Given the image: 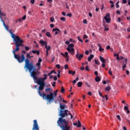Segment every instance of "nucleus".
Masks as SVG:
<instances>
[{
    "mask_svg": "<svg viewBox=\"0 0 130 130\" xmlns=\"http://www.w3.org/2000/svg\"><path fill=\"white\" fill-rule=\"evenodd\" d=\"M11 34H12V38H13V41L15 43V49L13 50V53L14 54V58L17 59V61L19 63H22L25 61V66L24 69H26L29 73L32 72L34 69L36 68L35 65L33 64L32 62H30L29 58H30V53L26 54V59H25V55L22 54L21 56L19 54H16V51H19L20 50V46H23V41L19 36H16L15 34H13L12 31H10Z\"/></svg>",
    "mask_w": 130,
    "mask_h": 130,
    "instance_id": "nucleus-1",
    "label": "nucleus"
},
{
    "mask_svg": "<svg viewBox=\"0 0 130 130\" xmlns=\"http://www.w3.org/2000/svg\"><path fill=\"white\" fill-rule=\"evenodd\" d=\"M41 62H42V59L40 58L38 60V62L36 64V67H38V68L33 69L31 72H29L30 73V77L33 78L34 81H36L37 84L40 86L38 91L39 90H44V87L45 86L44 81L47 79V74H44V78H43L38 79V77H37V76L40 75V72L38 71L41 69Z\"/></svg>",
    "mask_w": 130,
    "mask_h": 130,
    "instance_id": "nucleus-2",
    "label": "nucleus"
},
{
    "mask_svg": "<svg viewBox=\"0 0 130 130\" xmlns=\"http://www.w3.org/2000/svg\"><path fill=\"white\" fill-rule=\"evenodd\" d=\"M59 107L60 110L58 116L60 117L58 118V120L57 121V125L62 123L67 124L66 123L69 121V120L64 118V117L68 118V113L69 112V110H64L66 108V105H61V103H59Z\"/></svg>",
    "mask_w": 130,
    "mask_h": 130,
    "instance_id": "nucleus-3",
    "label": "nucleus"
},
{
    "mask_svg": "<svg viewBox=\"0 0 130 130\" xmlns=\"http://www.w3.org/2000/svg\"><path fill=\"white\" fill-rule=\"evenodd\" d=\"M41 91H42V90H38V93L40 97H42L43 99H46L48 102H53L54 101L55 98L54 97V95H53V92H50L49 94L46 95V93L44 92L42 93Z\"/></svg>",
    "mask_w": 130,
    "mask_h": 130,
    "instance_id": "nucleus-4",
    "label": "nucleus"
},
{
    "mask_svg": "<svg viewBox=\"0 0 130 130\" xmlns=\"http://www.w3.org/2000/svg\"><path fill=\"white\" fill-rule=\"evenodd\" d=\"M69 123V121L67 122L66 124V123H63L58 125V126H60L62 130H70L71 129V125Z\"/></svg>",
    "mask_w": 130,
    "mask_h": 130,
    "instance_id": "nucleus-5",
    "label": "nucleus"
},
{
    "mask_svg": "<svg viewBox=\"0 0 130 130\" xmlns=\"http://www.w3.org/2000/svg\"><path fill=\"white\" fill-rule=\"evenodd\" d=\"M73 47H75V45H74V44H70L68 45V47L67 48V50L69 52V53H71L72 55H74L75 54V49Z\"/></svg>",
    "mask_w": 130,
    "mask_h": 130,
    "instance_id": "nucleus-6",
    "label": "nucleus"
},
{
    "mask_svg": "<svg viewBox=\"0 0 130 130\" xmlns=\"http://www.w3.org/2000/svg\"><path fill=\"white\" fill-rule=\"evenodd\" d=\"M32 129L39 130V126H38V122H37V120H34V124Z\"/></svg>",
    "mask_w": 130,
    "mask_h": 130,
    "instance_id": "nucleus-7",
    "label": "nucleus"
},
{
    "mask_svg": "<svg viewBox=\"0 0 130 130\" xmlns=\"http://www.w3.org/2000/svg\"><path fill=\"white\" fill-rule=\"evenodd\" d=\"M2 22L3 23V26L5 27V29H6V30H7V31H9L11 35V37H12V34H11V32L13 34V32H12V30L9 29V25H6V23H5V21L4 20H2Z\"/></svg>",
    "mask_w": 130,
    "mask_h": 130,
    "instance_id": "nucleus-8",
    "label": "nucleus"
},
{
    "mask_svg": "<svg viewBox=\"0 0 130 130\" xmlns=\"http://www.w3.org/2000/svg\"><path fill=\"white\" fill-rule=\"evenodd\" d=\"M110 15L109 14H107L106 16L104 17L105 20H106V23H110Z\"/></svg>",
    "mask_w": 130,
    "mask_h": 130,
    "instance_id": "nucleus-9",
    "label": "nucleus"
},
{
    "mask_svg": "<svg viewBox=\"0 0 130 130\" xmlns=\"http://www.w3.org/2000/svg\"><path fill=\"white\" fill-rule=\"evenodd\" d=\"M52 32H55V35H57V34H59V33H60V30L57 28H53Z\"/></svg>",
    "mask_w": 130,
    "mask_h": 130,
    "instance_id": "nucleus-10",
    "label": "nucleus"
},
{
    "mask_svg": "<svg viewBox=\"0 0 130 130\" xmlns=\"http://www.w3.org/2000/svg\"><path fill=\"white\" fill-rule=\"evenodd\" d=\"M76 57L77 58V59L81 60V59L83 58L84 57V55L83 54H77L76 55Z\"/></svg>",
    "mask_w": 130,
    "mask_h": 130,
    "instance_id": "nucleus-11",
    "label": "nucleus"
},
{
    "mask_svg": "<svg viewBox=\"0 0 130 130\" xmlns=\"http://www.w3.org/2000/svg\"><path fill=\"white\" fill-rule=\"evenodd\" d=\"M45 48L46 49V56H48V51H49V50H50V49H51V48L50 47V46H47V45L46 46H45Z\"/></svg>",
    "mask_w": 130,
    "mask_h": 130,
    "instance_id": "nucleus-12",
    "label": "nucleus"
},
{
    "mask_svg": "<svg viewBox=\"0 0 130 130\" xmlns=\"http://www.w3.org/2000/svg\"><path fill=\"white\" fill-rule=\"evenodd\" d=\"M40 43L42 46H46L47 45V42L43 40L40 41Z\"/></svg>",
    "mask_w": 130,
    "mask_h": 130,
    "instance_id": "nucleus-13",
    "label": "nucleus"
},
{
    "mask_svg": "<svg viewBox=\"0 0 130 130\" xmlns=\"http://www.w3.org/2000/svg\"><path fill=\"white\" fill-rule=\"evenodd\" d=\"M100 59L101 61L103 62V63H106V60L104 59L102 56H100Z\"/></svg>",
    "mask_w": 130,
    "mask_h": 130,
    "instance_id": "nucleus-14",
    "label": "nucleus"
},
{
    "mask_svg": "<svg viewBox=\"0 0 130 130\" xmlns=\"http://www.w3.org/2000/svg\"><path fill=\"white\" fill-rule=\"evenodd\" d=\"M127 62V58H125V63H124V62L123 61V64L124 65L122 66V69H125V68H126Z\"/></svg>",
    "mask_w": 130,
    "mask_h": 130,
    "instance_id": "nucleus-15",
    "label": "nucleus"
},
{
    "mask_svg": "<svg viewBox=\"0 0 130 130\" xmlns=\"http://www.w3.org/2000/svg\"><path fill=\"white\" fill-rule=\"evenodd\" d=\"M2 16H6V13H5L4 12H2V11L0 10V19L2 22L4 20H3V18H2Z\"/></svg>",
    "mask_w": 130,
    "mask_h": 130,
    "instance_id": "nucleus-16",
    "label": "nucleus"
},
{
    "mask_svg": "<svg viewBox=\"0 0 130 130\" xmlns=\"http://www.w3.org/2000/svg\"><path fill=\"white\" fill-rule=\"evenodd\" d=\"M31 52L34 54H37V55H39V54H40V52L38 50H32Z\"/></svg>",
    "mask_w": 130,
    "mask_h": 130,
    "instance_id": "nucleus-17",
    "label": "nucleus"
},
{
    "mask_svg": "<svg viewBox=\"0 0 130 130\" xmlns=\"http://www.w3.org/2000/svg\"><path fill=\"white\" fill-rule=\"evenodd\" d=\"M92 58H94V55L90 54V55L88 58V61H91Z\"/></svg>",
    "mask_w": 130,
    "mask_h": 130,
    "instance_id": "nucleus-18",
    "label": "nucleus"
},
{
    "mask_svg": "<svg viewBox=\"0 0 130 130\" xmlns=\"http://www.w3.org/2000/svg\"><path fill=\"white\" fill-rule=\"evenodd\" d=\"M95 82H100L101 81V79H100V77L99 76H97L95 78Z\"/></svg>",
    "mask_w": 130,
    "mask_h": 130,
    "instance_id": "nucleus-19",
    "label": "nucleus"
},
{
    "mask_svg": "<svg viewBox=\"0 0 130 130\" xmlns=\"http://www.w3.org/2000/svg\"><path fill=\"white\" fill-rule=\"evenodd\" d=\"M83 85V83L82 82H78V87H82V85Z\"/></svg>",
    "mask_w": 130,
    "mask_h": 130,
    "instance_id": "nucleus-20",
    "label": "nucleus"
},
{
    "mask_svg": "<svg viewBox=\"0 0 130 130\" xmlns=\"http://www.w3.org/2000/svg\"><path fill=\"white\" fill-rule=\"evenodd\" d=\"M46 35L48 37H49V38H50V37H51V36L50 35V32H47L46 34Z\"/></svg>",
    "mask_w": 130,
    "mask_h": 130,
    "instance_id": "nucleus-21",
    "label": "nucleus"
},
{
    "mask_svg": "<svg viewBox=\"0 0 130 130\" xmlns=\"http://www.w3.org/2000/svg\"><path fill=\"white\" fill-rule=\"evenodd\" d=\"M118 4H119V1H118L116 3V8L117 9H119V5H118Z\"/></svg>",
    "mask_w": 130,
    "mask_h": 130,
    "instance_id": "nucleus-22",
    "label": "nucleus"
},
{
    "mask_svg": "<svg viewBox=\"0 0 130 130\" xmlns=\"http://www.w3.org/2000/svg\"><path fill=\"white\" fill-rule=\"evenodd\" d=\"M58 97H59L58 102H59V103H61V101H62V99H61V96L59 95Z\"/></svg>",
    "mask_w": 130,
    "mask_h": 130,
    "instance_id": "nucleus-23",
    "label": "nucleus"
},
{
    "mask_svg": "<svg viewBox=\"0 0 130 130\" xmlns=\"http://www.w3.org/2000/svg\"><path fill=\"white\" fill-rule=\"evenodd\" d=\"M48 91H49L50 92H51V91H52V89H51V88H46L45 89V92H48Z\"/></svg>",
    "mask_w": 130,
    "mask_h": 130,
    "instance_id": "nucleus-24",
    "label": "nucleus"
},
{
    "mask_svg": "<svg viewBox=\"0 0 130 130\" xmlns=\"http://www.w3.org/2000/svg\"><path fill=\"white\" fill-rule=\"evenodd\" d=\"M111 88L110 86H108L106 87L105 90L106 91H110Z\"/></svg>",
    "mask_w": 130,
    "mask_h": 130,
    "instance_id": "nucleus-25",
    "label": "nucleus"
},
{
    "mask_svg": "<svg viewBox=\"0 0 130 130\" xmlns=\"http://www.w3.org/2000/svg\"><path fill=\"white\" fill-rule=\"evenodd\" d=\"M60 19L61 21H63V22H66V17H61Z\"/></svg>",
    "mask_w": 130,
    "mask_h": 130,
    "instance_id": "nucleus-26",
    "label": "nucleus"
},
{
    "mask_svg": "<svg viewBox=\"0 0 130 130\" xmlns=\"http://www.w3.org/2000/svg\"><path fill=\"white\" fill-rule=\"evenodd\" d=\"M53 93V96L55 98H56V96H57V92L56 91H54Z\"/></svg>",
    "mask_w": 130,
    "mask_h": 130,
    "instance_id": "nucleus-27",
    "label": "nucleus"
},
{
    "mask_svg": "<svg viewBox=\"0 0 130 130\" xmlns=\"http://www.w3.org/2000/svg\"><path fill=\"white\" fill-rule=\"evenodd\" d=\"M78 124L77 125V127H81L82 126V125H81V122H80L79 120L78 121Z\"/></svg>",
    "mask_w": 130,
    "mask_h": 130,
    "instance_id": "nucleus-28",
    "label": "nucleus"
},
{
    "mask_svg": "<svg viewBox=\"0 0 130 130\" xmlns=\"http://www.w3.org/2000/svg\"><path fill=\"white\" fill-rule=\"evenodd\" d=\"M61 92H62V94L64 93V88H63V86L61 87Z\"/></svg>",
    "mask_w": 130,
    "mask_h": 130,
    "instance_id": "nucleus-29",
    "label": "nucleus"
},
{
    "mask_svg": "<svg viewBox=\"0 0 130 130\" xmlns=\"http://www.w3.org/2000/svg\"><path fill=\"white\" fill-rule=\"evenodd\" d=\"M25 50H26V51H28V50H30V48L28 46H25Z\"/></svg>",
    "mask_w": 130,
    "mask_h": 130,
    "instance_id": "nucleus-30",
    "label": "nucleus"
},
{
    "mask_svg": "<svg viewBox=\"0 0 130 130\" xmlns=\"http://www.w3.org/2000/svg\"><path fill=\"white\" fill-rule=\"evenodd\" d=\"M104 27H105L104 31H109V28L108 27H106V25H104Z\"/></svg>",
    "mask_w": 130,
    "mask_h": 130,
    "instance_id": "nucleus-31",
    "label": "nucleus"
},
{
    "mask_svg": "<svg viewBox=\"0 0 130 130\" xmlns=\"http://www.w3.org/2000/svg\"><path fill=\"white\" fill-rule=\"evenodd\" d=\"M67 16L68 17H70V18H71V17L73 16V14H72V13H68L67 14Z\"/></svg>",
    "mask_w": 130,
    "mask_h": 130,
    "instance_id": "nucleus-32",
    "label": "nucleus"
},
{
    "mask_svg": "<svg viewBox=\"0 0 130 130\" xmlns=\"http://www.w3.org/2000/svg\"><path fill=\"white\" fill-rule=\"evenodd\" d=\"M64 55H65L64 56L65 57H69V53L68 52H66Z\"/></svg>",
    "mask_w": 130,
    "mask_h": 130,
    "instance_id": "nucleus-33",
    "label": "nucleus"
},
{
    "mask_svg": "<svg viewBox=\"0 0 130 130\" xmlns=\"http://www.w3.org/2000/svg\"><path fill=\"white\" fill-rule=\"evenodd\" d=\"M77 38H78V40H79V41H80V42L83 43V40H82V39H81V38L79 36H78L77 37Z\"/></svg>",
    "mask_w": 130,
    "mask_h": 130,
    "instance_id": "nucleus-34",
    "label": "nucleus"
},
{
    "mask_svg": "<svg viewBox=\"0 0 130 130\" xmlns=\"http://www.w3.org/2000/svg\"><path fill=\"white\" fill-rule=\"evenodd\" d=\"M108 73H109V75L112 76V72H111V69H109Z\"/></svg>",
    "mask_w": 130,
    "mask_h": 130,
    "instance_id": "nucleus-35",
    "label": "nucleus"
},
{
    "mask_svg": "<svg viewBox=\"0 0 130 130\" xmlns=\"http://www.w3.org/2000/svg\"><path fill=\"white\" fill-rule=\"evenodd\" d=\"M50 21H51V22H53V21H54V17H51L50 18Z\"/></svg>",
    "mask_w": 130,
    "mask_h": 130,
    "instance_id": "nucleus-36",
    "label": "nucleus"
},
{
    "mask_svg": "<svg viewBox=\"0 0 130 130\" xmlns=\"http://www.w3.org/2000/svg\"><path fill=\"white\" fill-rule=\"evenodd\" d=\"M94 61L95 63H96V64H99V65L100 64V63H99V61L98 60L95 59Z\"/></svg>",
    "mask_w": 130,
    "mask_h": 130,
    "instance_id": "nucleus-37",
    "label": "nucleus"
},
{
    "mask_svg": "<svg viewBox=\"0 0 130 130\" xmlns=\"http://www.w3.org/2000/svg\"><path fill=\"white\" fill-rule=\"evenodd\" d=\"M85 70H86V71H87L88 72V71H90V69H89V66H87L85 67Z\"/></svg>",
    "mask_w": 130,
    "mask_h": 130,
    "instance_id": "nucleus-38",
    "label": "nucleus"
},
{
    "mask_svg": "<svg viewBox=\"0 0 130 130\" xmlns=\"http://www.w3.org/2000/svg\"><path fill=\"white\" fill-rule=\"evenodd\" d=\"M56 68H57V69H58V70H59L60 69V65L57 64L56 65Z\"/></svg>",
    "mask_w": 130,
    "mask_h": 130,
    "instance_id": "nucleus-39",
    "label": "nucleus"
},
{
    "mask_svg": "<svg viewBox=\"0 0 130 130\" xmlns=\"http://www.w3.org/2000/svg\"><path fill=\"white\" fill-rule=\"evenodd\" d=\"M83 23L84 24H87V23H88V21H87L86 19H84V20H83Z\"/></svg>",
    "mask_w": 130,
    "mask_h": 130,
    "instance_id": "nucleus-40",
    "label": "nucleus"
},
{
    "mask_svg": "<svg viewBox=\"0 0 130 130\" xmlns=\"http://www.w3.org/2000/svg\"><path fill=\"white\" fill-rule=\"evenodd\" d=\"M64 69H65V70H68V69H69V66L68 64H65Z\"/></svg>",
    "mask_w": 130,
    "mask_h": 130,
    "instance_id": "nucleus-41",
    "label": "nucleus"
},
{
    "mask_svg": "<svg viewBox=\"0 0 130 130\" xmlns=\"http://www.w3.org/2000/svg\"><path fill=\"white\" fill-rule=\"evenodd\" d=\"M124 110L126 111V110H128V107L127 106H124Z\"/></svg>",
    "mask_w": 130,
    "mask_h": 130,
    "instance_id": "nucleus-42",
    "label": "nucleus"
},
{
    "mask_svg": "<svg viewBox=\"0 0 130 130\" xmlns=\"http://www.w3.org/2000/svg\"><path fill=\"white\" fill-rule=\"evenodd\" d=\"M99 50L101 52V51H103L104 50V49L102 48V47H100Z\"/></svg>",
    "mask_w": 130,
    "mask_h": 130,
    "instance_id": "nucleus-43",
    "label": "nucleus"
},
{
    "mask_svg": "<svg viewBox=\"0 0 130 130\" xmlns=\"http://www.w3.org/2000/svg\"><path fill=\"white\" fill-rule=\"evenodd\" d=\"M26 18H27V16L26 15H24L22 18V20H26Z\"/></svg>",
    "mask_w": 130,
    "mask_h": 130,
    "instance_id": "nucleus-44",
    "label": "nucleus"
},
{
    "mask_svg": "<svg viewBox=\"0 0 130 130\" xmlns=\"http://www.w3.org/2000/svg\"><path fill=\"white\" fill-rule=\"evenodd\" d=\"M85 85L87 86V87H91V85H90V84H89V83L88 82H85Z\"/></svg>",
    "mask_w": 130,
    "mask_h": 130,
    "instance_id": "nucleus-45",
    "label": "nucleus"
},
{
    "mask_svg": "<svg viewBox=\"0 0 130 130\" xmlns=\"http://www.w3.org/2000/svg\"><path fill=\"white\" fill-rule=\"evenodd\" d=\"M34 3H35V0H30V3L32 4V5H34Z\"/></svg>",
    "mask_w": 130,
    "mask_h": 130,
    "instance_id": "nucleus-46",
    "label": "nucleus"
},
{
    "mask_svg": "<svg viewBox=\"0 0 130 130\" xmlns=\"http://www.w3.org/2000/svg\"><path fill=\"white\" fill-rule=\"evenodd\" d=\"M53 80H54V81H57V77L56 76H55L53 78Z\"/></svg>",
    "mask_w": 130,
    "mask_h": 130,
    "instance_id": "nucleus-47",
    "label": "nucleus"
},
{
    "mask_svg": "<svg viewBox=\"0 0 130 130\" xmlns=\"http://www.w3.org/2000/svg\"><path fill=\"white\" fill-rule=\"evenodd\" d=\"M19 21V22H22V19L19 18V19H17L16 21V23H18V21Z\"/></svg>",
    "mask_w": 130,
    "mask_h": 130,
    "instance_id": "nucleus-48",
    "label": "nucleus"
},
{
    "mask_svg": "<svg viewBox=\"0 0 130 130\" xmlns=\"http://www.w3.org/2000/svg\"><path fill=\"white\" fill-rule=\"evenodd\" d=\"M85 38H88V36H87L86 35H84L83 36V39H85Z\"/></svg>",
    "mask_w": 130,
    "mask_h": 130,
    "instance_id": "nucleus-49",
    "label": "nucleus"
},
{
    "mask_svg": "<svg viewBox=\"0 0 130 130\" xmlns=\"http://www.w3.org/2000/svg\"><path fill=\"white\" fill-rule=\"evenodd\" d=\"M66 44H67V45H70V42L69 41H67L65 42Z\"/></svg>",
    "mask_w": 130,
    "mask_h": 130,
    "instance_id": "nucleus-50",
    "label": "nucleus"
},
{
    "mask_svg": "<svg viewBox=\"0 0 130 130\" xmlns=\"http://www.w3.org/2000/svg\"><path fill=\"white\" fill-rule=\"evenodd\" d=\"M55 84H56V82H53V83L52 84V86L53 87H55Z\"/></svg>",
    "mask_w": 130,
    "mask_h": 130,
    "instance_id": "nucleus-51",
    "label": "nucleus"
},
{
    "mask_svg": "<svg viewBox=\"0 0 130 130\" xmlns=\"http://www.w3.org/2000/svg\"><path fill=\"white\" fill-rule=\"evenodd\" d=\"M122 3L123 4H126V3H127V1H126V0H122Z\"/></svg>",
    "mask_w": 130,
    "mask_h": 130,
    "instance_id": "nucleus-52",
    "label": "nucleus"
},
{
    "mask_svg": "<svg viewBox=\"0 0 130 130\" xmlns=\"http://www.w3.org/2000/svg\"><path fill=\"white\" fill-rule=\"evenodd\" d=\"M50 26L51 28H53L54 27V24H51Z\"/></svg>",
    "mask_w": 130,
    "mask_h": 130,
    "instance_id": "nucleus-53",
    "label": "nucleus"
},
{
    "mask_svg": "<svg viewBox=\"0 0 130 130\" xmlns=\"http://www.w3.org/2000/svg\"><path fill=\"white\" fill-rule=\"evenodd\" d=\"M88 15L89 17H92L93 15H92V13L91 12H89Z\"/></svg>",
    "mask_w": 130,
    "mask_h": 130,
    "instance_id": "nucleus-54",
    "label": "nucleus"
},
{
    "mask_svg": "<svg viewBox=\"0 0 130 130\" xmlns=\"http://www.w3.org/2000/svg\"><path fill=\"white\" fill-rule=\"evenodd\" d=\"M118 22H121V19L120 17L118 18Z\"/></svg>",
    "mask_w": 130,
    "mask_h": 130,
    "instance_id": "nucleus-55",
    "label": "nucleus"
},
{
    "mask_svg": "<svg viewBox=\"0 0 130 130\" xmlns=\"http://www.w3.org/2000/svg\"><path fill=\"white\" fill-rule=\"evenodd\" d=\"M116 59L118 60L120 59V58H119V55H118V54H117V56L116 57Z\"/></svg>",
    "mask_w": 130,
    "mask_h": 130,
    "instance_id": "nucleus-56",
    "label": "nucleus"
},
{
    "mask_svg": "<svg viewBox=\"0 0 130 130\" xmlns=\"http://www.w3.org/2000/svg\"><path fill=\"white\" fill-rule=\"evenodd\" d=\"M117 118H118L119 120H121L120 116H119V115H117Z\"/></svg>",
    "mask_w": 130,
    "mask_h": 130,
    "instance_id": "nucleus-57",
    "label": "nucleus"
},
{
    "mask_svg": "<svg viewBox=\"0 0 130 130\" xmlns=\"http://www.w3.org/2000/svg\"><path fill=\"white\" fill-rule=\"evenodd\" d=\"M85 54H86V55H88L89 54V51L86 50L85 51Z\"/></svg>",
    "mask_w": 130,
    "mask_h": 130,
    "instance_id": "nucleus-58",
    "label": "nucleus"
},
{
    "mask_svg": "<svg viewBox=\"0 0 130 130\" xmlns=\"http://www.w3.org/2000/svg\"><path fill=\"white\" fill-rule=\"evenodd\" d=\"M76 74V71H74L72 73V76H74Z\"/></svg>",
    "mask_w": 130,
    "mask_h": 130,
    "instance_id": "nucleus-59",
    "label": "nucleus"
},
{
    "mask_svg": "<svg viewBox=\"0 0 130 130\" xmlns=\"http://www.w3.org/2000/svg\"><path fill=\"white\" fill-rule=\"evenodd\" d=\"M88 95H89V96H91L92 95V92L91 91H89L88 92Z\"/></svg>",
    "mask_w": 130,
    "mask_h": 130,
    "instance_id": "nucleus-60",
    "label": "nucleus"
},
{
    "mask_svg": "<svg viewBox=\"0 0 130 130\" xmlns=\"http://www.w3.org/2000/svg\"><path fill=\"white\" fill-rule=\"evenodd\" d=\"M94 75H95V76H98V72L95 71L94 72Z\"/></svg>",
    "mask_w": 130,
    "mask_h": 130,
    "instance_id": "nucleus-61",
    "label": "nucleus"
},
{
    "mask_svg": "<svg viewBox=\"0 0 130 130\" xmlns=\"http://www.w3.org/2000/svg\"><path fill=\"white\" fill-rule=\"evenodd\" d=\"M66 14H67L66 13V12H62V16H66Z\"/></svg>",
    "mask_w": 130,
    "mask_h": 130,
    "instance_id": "nucleus-62",
    "label": "nucleus"
},
{
    "mask_svg": "<svg viewBox=\"0 0 130 130\" xmlns=\"http://www.w3.org/2000/svg\"><path fill=\"white\" fill-rule=\"evenodd\" d=\"M102 68H105V63H102Z\"/></svg>",
    "mask_w": 130,
    "mask_h": 130,
    "instance_id": "nucleus-63",
    "label": "nucleus"
},
{
    "mask_svg": "<svg viewBox=\"0 0 130 130\" xmlns=\"http://www.w3.org/2000/svg\"><path fill=\"white\" fill-rule=\"evenodd\" d=\"M110 48V46L109 45H108L106 47V49H109Z\"/></svg>",
    "mask_w": 130,
    "mask_h": 130,
    "instance_id": "nucleus-64",
    "label": "nucleus"
}]
</instances>
